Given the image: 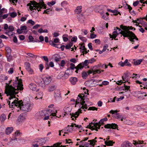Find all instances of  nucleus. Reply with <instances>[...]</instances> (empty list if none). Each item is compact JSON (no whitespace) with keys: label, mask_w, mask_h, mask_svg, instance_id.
<instances>
[{"label":"nucleus","mask_w":147,"mask_h":147,"mask_svg":"<svg viewBox=\"0 0 147 147\" xmlns=\"http://www.w3.org/2000/svg\"><path fill=\"white\" fill-rule=\"evenodd\" d=\"M16 80L13 82V86L6 83L5 93L7 96H10L9 99L15 98V95L17 94L19 90H22L23 89V85L22 84V80L19 79L18 77L16 78Z\"/></svg>","instance_id":"1"},{"label":"nucleus","mask_w":147,"mask_h":147,"mask_svg":"<svg viewBox=\"0 0 147 147\" xmlns=\"http://www.w3.org/2000/svg\"><path fill=\"white\" fill-rule=\"evenodd\" d=\"M15 100L11 104V101L7 100L10 107L15 109L17 111L22 110L28 112L30 111L33 107V104L29 100L27 101L24 100L23 102L22 100H19L17 102Z\"/></svg>","instance_id":"2"},{"label":"nucleus","mask_w":147,"mask_h":147,"mask_svg":"<svg viewBox=\"0 0 147 147\" xmlns=\"http://www.w3.org/2000/svg\"><path fill=\"white\" fill-rule=\"evenodd\" d=\"M120 28L123 31H121L119 32L120 34H122L124 37H128L129 40L131 42H134V39H135L137 40H138L134 34L132 32L130 31L129 29L135 30V28L131 26H127L121 25L120 26Z\"/></svg>","instance_id":"3"},{"label":"nucleus","mask_w":147,"mask_h":147,"mask_svg":"<svg viewBox=\"0 0 147 147\" xmlns=\"http://www.w3.org/2000/svg\"><path fill=\"white\" fill-rule=\"evenodd\" d=\"M39 2L38 3L35 1H30V2L27 5L28 6H29V9H41L42 8L46 9V5L43 2V0H39Z\"/></svg>","instance_id":"4"},{"label":"nucleus","mask_w":147,"mask_h":147,"mask_svg":"<svg viewBox=\"0 0 147 147\" xmlns=\"http://www.w3.org/2000/svg\"><path fill=\"white\" fill-rule=\"evenodd\" d=\"M85 102L84 101H83L82 102H81V105H82L81 107H80V109H78V111H77L75 113H70V115L71 116V118H72V120H74V119L73 118V117H74L75 118H77L79 115V113H81L82 109H87L88 108L87 106H88L87 104H85Z\"/></svg>","instance_id":"5"},{"label":"nucleus","mask_w":147,"mask_h":147,"mask_svg":"<svg viewBox=\"0 0 147 147\" xmlns=\"http://www.w3.org/2000/svg\"><path fill=\"white\" fill-rule=\"evenodd\" d=\"M52 80L50 76H47L44 77L42 79L44 84L40 85L43 87H45L46 85L49 84Z\"/></svg>","instance_id":"6"},{"label":"nucleus","mask_w":147,"mask_h":147,"mask_svg":"<svg viewBox=\"0 0 147 147\" xmlns=\"http://www.w3.org/2000/svg\"><path fill=\"white\" fill-rule=\"evenodd\" d=\"M25 115L23 114L20 115L18 117L16 122L17 125H19L21 124L25 119Z\"/></svg>","instance_id":"7"},{"label":"nucleus","mask_w":147,"mask_h":147,"mask_svg":"<svg viewBox=\"0 0 147 147\" xmlns=\"http://www.w3.org/2000/svg\"><path fill=\"white\" fill-rule=\"evenodd\" d=\"M130 76V74L129 72H127L125 73L124 74L123 76H122V78L123 80L122 82L123 83H125L126 82H128V81L130 79V78L131 77Z\"/></svg>","instance_id":"8"},{"label":"nucleus","mask_w":147,"mask_h":147,"mask_svg":"<svg viewBox=\"0 0 147 147\" xmlns=\"http://www.w3.org/2000/svg\"><path fill=\"white\" fill-rule=\"evenodd\" d=\"M24 66L26 69L30 74H32L33 73V70L30 67V63L28 62H26L24 63Z\"/></svg>","instance_id":"9"},{"label":"nucleus","mask_w":147,"mask_h":147,"mask_svg":"<svg viewBox=\"0 0 147 147\" xmlns=\"http://www.w3.org/2000/svg\"><path fill=\"white\" fill-rule=\"evenodd\" d=\"M118 125L115 123L107 124L105 125L104 127L106 128H112V129H116Z\"/></svg>","instance_id":"10"},{"label":"nucleus","mask_w":147,"mask_h":147,"mask_svg":"<svg viewBox=\"0 0 147 147\" xmlns=\"http://www.w3.org/2000/svg\"><path fill=\"white\" fill-rule=\"evenodd\" d=\"M119 64L121 67H123L125 65L130 67L131 66V64L128 61V60L126 59L124 62H123L121 61L119 63Z\"/></svg>","instance_id":"11"},{"label":"nucleus","mask_w":147,"mask_h":147,"mask_svg":"<svg viewBox=\"0 0 147 147\" xmlns=\"http://www.w3.org/2000/svg\"><path fill=\"white\" fill-rule=\"evenodd\" d=\"M95 80L93 79L90 80L86 82V84H88L89 87H94L95 86Z\"/></svg>","instance_id":"12"},{"label":"nucleus","mask_w":147,"mask_h":147,"mask_svg":"<svg viewBox=\"0 0 147 147\" xmlns=\"http://www.w3.org/2000/svg\"><path fill=\"white\" fill-rule=\"evenodd\" d=\"M50 111V110H49L48 111L45 110H43L40 111L38 112L41 115V117L42 119L45 116L47 115V114L48 115V112H49Z\"/></svg>","instance_id":"13"},{"label":"nucleus","mask_w":147,"mask_h":147,"mask_svg":"<svg viewBox=\"0 0 147 147\" xmlns=\"http://www.w3.org/2000/svg\"><path fill=\"white\" fill-rule=\"evenodd\" d=\"M117 110L113 111V110H111L109 113H111L112 114H115V115H117V116L116 117V118L117 119H121L122 117V116L121 115H119V113H117Z\"/></svg>","instance_id":"14"},{"label":"nucleus","mask_w":147,"mask_h":147,"mask_svg":"<svg viewBox=\"0 0 147 147\" xmlns=\"http://www.w3.org/2000/svg\"><path fill=\"white\" fill-rule=\"evenodd\" d=\"M63 110L65 113L64 115L65 116L66 115H68L70 113L71 110V108L70 107H65Z\"/></svg>","instance_id":"15"},{"label":"nucleus","mask_w":147,"mask_h":147,"mask_svg":"<svg viewBox=\"0 0 147 147\" xmlns=\"http://www.w3.org/2000/svg\"><path fill=\"white\" fill-rule=\"evenodd\" d=\"M98 68L97 66H95L92 68V70L93 71V75L96 74H100L101 73L100 70L98 69Z\"/></svg>","instance_id":"16"},{"label":"nucleus","mask_w":147,"mask_h":147,"mask_svg":"<svg viewBox=\"0 0 147 147\" xmlns=\"http://www.w3.org/2000/svg\"><path fill=\"white\" fill-rule=\"evenodd\" d=\"M44 59V61L46 62L45 63V67L46 69H48L49 68V59L47 56H44L42 57Z\"/></svg>","instance_id":"17"},{"label":"nucleus","mask_w":147,"mask_h":147,"mask_svg":"<svg viewBox=\"0 0 147 147\" xmlns=\"http://www.w3.org/2000/svg\"><path fill=\"white\" fill-rule=\"evenodd\" d=\"M84 45V44L83 43L81 45L80 47V51L83 53L87 54L88 52L86 51V49L85 47V46Z\"/></svg>","instance_id":"18"},{"label":"nucleus","mask_w":147,"mask_h":147,"mask_svg":"<svg viewBox=\"0 0 147 147\" xmlns=\"http://www.w3.org/2000/svg\"><path fill=\"white\" fill-rule=\"evenodd\" d=\"M83 101V99L82 97V94H79L78 96V97L77 98L76 101V104H79L80 102V104H81V102Z\"/></svg>","instance_id":"19"},{"label":"nucleus","mask_w":147,"mask_h":147,"mask_svg":"<svg viewBox=\"0 0 147 147\" xmlns=\"http://www.w3.org/2000/svg\"><path fill=\"white\" fill-rule=\"evenodd\" d=\"M119 34V33L117 32V31L115 30L112 33V35L111 34H109V36L110 38H114V39H115V38Z\"/></svg>","instance_id":"20"},{"label":"nucleus","mask_w":147,"mask_h":147,"mask_svg":"<svg viewBox=\"0 0 147 147\" xmlns=\"http://www.w3.org/2000/svg\"><path fill=\"white\" fill-rule=\"evenodd\" d=\"M73 71L70 70L69 68H68L66 70V72L64 74V76H66L67 78L69 75H71L72 74Z\"/></svg>","instance_id":"21"},{"label":"nucleus","mask_w":147,"mask_h":147,"mask_svg":"<svg viewBox=\"0 0 147 147\" xmlns=\"http://www.w3.org/2000/svg\"><path fill=\"white\" fill-rule=\"evenodd\" d=\"M29 88L33 91H38L39 89L36 90V85L32 83L31 84H29Z\"/></svg>","instance_id":"22"},{"label":"nucleus","mask_w":147,"mask_h":147,"mask_svg":"<svg viewBox=\"0 0 147 147\" xmlns=\"http://www.w3.org/2000/svg\"><path fill=\"white\" fill-rule=\"evenodd\" d=\"M69 81L71 84L73 85H74L76 84V82L78 81L77 78L76 77H71L69 79Z\"/></svg>","instance_id":"23"},{"label":"nucleus","mask_w":147,"mask_h":147,"mask_svg":"<svg viewBox=\"0 0 147 147\" xmlns=\"http://www.w3.org/2000/svg\"><path fill=\"white\" fill-rule=\"evenodd\" d=\"M13 130V128L12 127H7L6 129L5 133L7 135H9L11 133Z\"/></svg>","instance_id":"24"},{"label":"nucleus","mask_w":147,"mask_h":147,"mask_svg":"<svg viewBox=\"0 0 147 147\" xmlns=\"http://www.w3.org/2000/svg\"><path fill=\"white\" fill-rule=\"evenodd\" d=\"M143 18H140V19H137V20H140L139 21V23H140L144 27H147V23L144 21H143Z\"/></svg>","instance_id":"25"},{"label":"nucleus","mask_w":147,"mask_h":147,"mask_svg":"<svg viewBox=\"0 0 147 147\" xmlns=\"http://www.w3.org/2000/svg\"><path fill=\"white\" fill-rule=\"evenodd\" d=\"M57 86L55 85L50 86L48 88V91L49 92H51L56 88Z\"/></svg>","instance_id":"26"},{"label":"nucleus","mask_w":147,"mask_h":147,"mask_svg":"<svg viewBox=\"0 0 147 147\" xmlns=\"http://www.w3.org/2000/svg\"><path fill=\"white\" fill-rule=\"evenodd\" d=\"M96 7L95 8L97 9H108L107 7L105 5H97Z\"/></svg>","instance_id":"27"},{"label":"nucleus","mask_w":147,"mask_h":147,"mask_svg":"<svg viewBox=\"0 0 147 147\" xmlns=\"http://www.w3.org/2000/svg\"><path fill=\"white\" fill-rule=\"evenodd\" d=\"M108 11L113 13V15L115 16H116L118 14L121 15L120 13L117 10H108Z\"/></svg>","instance_id":"28"},{"label":"nucleus","mask_w":147,"mask_h":147,"mask_svg":"<svg viewBox=\"0 0 147 147\" xmlns=\"http://www.w3.org/2000/svg\"><path fill=\"white\" fill-rule=\"evenodd\" d=\"M27 28L26 26H21L20 27V29L22 32L24 30V32L25 34H26L28 31V30H27Z\"/></svg>","instance_id":"29"},{"label":"nucleus","mask_w":147,"mask_h":147,"mask_svg":"<svg viewBox=\"0 0 147 147\" xmlns=\"http://www.w3.org/2000/svg\"><path fill=\"white\" fill-rule=\"evenodd\" d=\"M115 143V142H113V141L112 140L105 142V144L107 146H112L113 145V144H114Z\"/></svg>","instance_id":"30"},{"label":"nucleus","mask_w":147,"mask_h":147,"mask_svg":"<svg viewBox=\"0 0 147 147\" xmlns=\"http://www.w3.org/2000/svg\"><path fill=\"white\" fill-rule=\"evenodd\" d=\"M42 92H39L37 94V96L35 98L36 99H41L42 98Z\"/></svg>","instance_id":"31"},{"label":"nucleus","mask_w":147,"mask_h":147,"mask_svg":"<svg viewBox=\"0 0 147 147\" xmlns=\"http://www.w3.org/2000/svg\"><path fill=\"white\" fill-rule=\"evenodd\" d=\"M78 20L80 22H83L84 19V16L82 15H79L78 16Z\"/></svg>","instance_id":"32"},{"label":"nucleus","mask_w":147,"mask_h":147,"mask_svg":"<svg viewBox=\"0 0 147 147\" xmlns=\"http://www.w3.org/2000/svg\"><path fill=\"white\" fill-rule=\"evenodd\" d=\"M54 61L56 62H59L61 59L59 55H55L54 56Z\"/></svg>","instance_id":"33"},{"label":"nucleus","mask_w":147,"mask_h":147,"mask_svg":"<svg viewBox=\"0 0 147 147\" xmlns=\"http://www.w3.org/2000/svg\"><path fill=\"white\" fill-rule=\"evenodd\" d=\"M61 5L65 9H67V7L68 6V5L67 2L65 1H63L61 3Z\"/></svg>","instance_id":"34"},{"label":"nucleus","mask_w":147,"mask_h":147,"mask_svg":"<svg viewBox=\"0 0 147 147\" xmlns=\"http://www.w3.org/2000/svg\"><path fill=\"white\" fill-rule=\"evenodd\" d=\"M76 68L78 69L79 70H82L84 67L83 66L82 63H80L78 64L76 66Z\"/></svg>","instance_id":"35"},{"label":"nucleus","mask_w":147,"mask_h":147,"mask_svg":"<svg viewBox=\"0 0 147 147\" xmlns=\"http://www.w3.org/2000/svg\"><path fill=\"white\" fill-rule=\"evenodd\" d=\"M9 14L11 17L12 18H14L16 17L17 15L16 12H13L11 13H9Z\"/></svg>","instance_id":"36"},{"label":"nucleus","mask_w":147,"mask_h":147,"mask_svg":"<svg viewBox=\"0 0 147 147\" xmlns=\"http://www.w3.org/2000/svg\"><path fill=\"white\" fill-rule=\"evenodd\" d=\"M92 124H93L92 122L90 123L89 125L86 127V128H88L92 130H94V126H91Z\"/></svg>","instance_id":"37"},{"label":"nucleus","mask_w":147,"mask_h":147,"mask_svg":"<svg viewBox=\"0 0 147 147\" xmlns=\"http://www.w3.org/2000/svg\"><path fill=\"white\" fill-rule=\"evenodd\" d=\"M142 61V60L140 59L138 60H137L136 61H134V64L135 65H139L140 64Z\"/></svg>","instance_id":"38"},{"label":"nucleus","mask_w":147,"mask_h":147,"mask_svg":"<svg viewBox=\"0 0 147 147\" xmlns=\"http://www.w3.org/2000/svg\"><path fill=\"white\" fill-rule=\"evenodd\" d=\"M6 118V116L4 114H2L0 117V119L1 121H4Z\"/></svg>","instance_id":"39"},{"label":"nucleus","mask_w":147,"mask_h":147,"mask_svg":"<svg viewBox=\"0 0 147 147\" xmlns=\"http://www.w3.org/2000/svg\"><path fill=\"white\" fill-rule=\"evenodd\" d=\"M5 50L8 54H10L11 53V49L9 47H6Z\"/></svg>","instance_id":"40"},{"label":"nucleus","mask_w":147,"mask_h":147,"mask_svg":"<svg viewBox=\"0 0 147 147\" xmlns=\"http://www.w3.org/2000/svg\"><path fill=\"white\" fill-rule=\"evenodd\" d=\"M133 143L137 147H139V146L140 144H142V143L141 142L139 141V142H137L135 141H133Z\"/></svg>","instance_id":"41"},{"label":"nucleus","mask_w":147,"mask_h":147,"mask_svg":"<svg viewBox=\"0 0 147 147\" xmlns=\"http://www.w3.org/2000/svg\"><path fill=\"white\" fill-rule=\"evenodd\" d=\"M35 117L37 119H42L41 115L38 112L36 114Z\"/></svg>","instance_id":"42"},{"label":"nucleus","mask_w":147,"mask_h":147,"mask_svg":"<svg viewBox=\"0 0 147 147\" xmlns=\"http://www.w3.org/2000/svg\"><path fill=\"white\" fill-rule=\"evenodd\" d=\"M124 89H125V92H124L125 94H124V95H125V94H126V92H127V91L130 88V86H126L125 85V84H124Z\"/></svg>","instance_id":"43"},{"label":"nucleus","mask_w":147,"mask_h":147,"mask_svg":"<svg viewBox=\"0 0 147 147\" xmlns=\"http://www.w3.org/2000/svg\"><path fill=\"white\" fill-rule=\"evenodd\" d=\"M145 124V123L144 122H139L137 124V126L139 127H141L144 126Z\"/></svg>","instance_id":"44"},{"label":"nucleus","mask_w":147,"mask_h":147,"mask_svg":"<svg viewBox=\"0 0 147 147\" xmlns=\"http://www.w3.org/2000/svg\"><path fill=\"white\" fill-rule=\"evenodd\" d=\"M69 68L71 70H73L76 68V67H75V65L74 64L71 63L70 64V67Z\"/></svg>","instance_id":"45"},{"label":"nucleus","mask_w":147,"mask_h":147,"mask_svg":"<svg viewBox=\"0 0 147 147\" xmlns=\"http://www.w3.org/2000/svg\"><path fill=\"white\" fill-rule=\"evenodd\" d=\"M123 7H124L125 9H132V8L130 5H128L127 4H126Z\"/></svg>","instance_id":"46"},{"label":"nucleus","mask_w":147,"mask_h":147,"mask_svg":"<svg viewBox=\"0 0 147 147\" xmlns=\"http://www.w3.org/2000/svg\"><path fill=\"white\" fill-rule=\"evenodd\" d=\"M26 54L31 57L36 58L37 57V56H35L33 55V54L30 53H26Z\"/></svg>","instance_id":"47"},{"label":"nucleus","mask_w":147,"mask_h":147,"mask_svg":"<svg viewBox=\"0 0 147 147\" xmlns=\"http://www.w3.org/2000/svg\"><path fill=\"white\" fill-rule=\"evenodd\" d=\"M94 127H97V128L98 129H99L100 128V127L101 125L100 124H98V123H94Z\"/></svg>","instance_id":"48"},{"label":"nucleus","mask_w":147,"mask_h":147,"mask_svg":"<svg viewBox=\"0 0 147 147\" xmlns=\"http://www.w3.org/2000/svg\"><path fill=\"white\" fill-rule=\"evenodd\" d=\"M82 74L83 79H85L86 77L87 76V74L85 72H82Z\"/></svg>","instance_id":"49"},{"label":"nucleus","mask_w":147,"mask_h":147,"mask_svg":"<svg viewBox=\"0 0 147 147\" xmlns=\"http://www.w3.org/2000/svg\"><path fill=\"white\" fill-rule=\"evenodd\" d=\"M55 3L56 2L55 1H52L50 2H48L47 3V4L48 5L51 6L54 5Z\"/></svg>","instance_id":"50"},{"label":"nucleus","mask_w":147,"mask_h":147,"mask_svg":"<svg viewBox=\"0 0 147 147\" xmlns=\"http://www.w3.org/2000/svg\"><path fill=\"white\" fill-rule=\"evenodd\" d=\"M88 142H90L89 144L90 145H93L94 144V143H95L96 142V141L95 140L92 139V140H89L88 141Z\"/></svg>","instance_id":"51"},{"label":"nucleus","mask_w":147,"mask_h":147,"mask_svg":"<svg viewBox=\"0 0 147 147\" xmlns=\"http://www.w3.org/2000/svg\"><path fill=\"white\" fill-rule=\"evenodd\" d=\"M55 98L57 99H59L61 98V96L59 93H57V95L55 94Z\"/></svg>","instance_id":"52"},{"label":"nucleus","mask_w":147,"mask_h":147,"mask_svg":"<svg viewBox=\"0 0 147 147\" xmlns=\"http://www.w3.org/2000/svg\"><path fill=\"white\" fill-rule=\"evenodd\" d=\"M51 11L52 10H45L44 12L43 13H45L47 14H50L51 13Z\"/></svg>","instance_id":"53"},{"label":"nucleus","mask_w":147,"mask_h":147,"mask_svg":"<svg viewBox=\"0 0 147 147\" xmlns=\"http://www.w3.org/2000/svg\"><path fill=\"white\" fill-rule=\"evenodd\" d=\"M40 142H41L40 143V144L41 145H43L44 144H45L46 142L44 138L41 139Z\"/></svg>","instance_id":"54"},{"label":"nucleus","mask_w":147,"mask_h":147,"mask_svg":"<svg viewBox=\"0 0 147 147\" xmlns=\"http://www.w3.org/2000/svg\"><path fill=\"white\" fill-rule=\"evenodd\" d=\"M7 60L8 61H10L12 59V57L11 55H9L7 56Z\"/></svg>","instance_id":"55"},{"label":"nucleus","mask_w":147,"mask_h":147,"mask_svg":"<svg viewBox=\"0 0 147 147\" xmlns=\"http://www.w3.org/2000/svg\"><path fill=\"white\" fill-rule=\"evenodd\" d=\"M97 108L95 107H89L88 109V110H92L94 111L95 110H97Z\"/></svg>","instance_id":"56"},{"label":"nucleus","mask_w":147,"mask_h":147,"mask_svg":"<svg viewBox=\"0 0 147 147\" xmlns=\"http://www.w3.org/2000/svg\"><path fill=\"white\" fill-rule=\"evenodd\" d=\"M56 144L55 146V147H66V146H63V145H61L60 146V145L61 144L60 143H57L56 144Z\"/></svg>","instance_id":"57"},{"label":"nucleus","mask_w":147,"mask_h":147,"mask_svg":"<svg viewBox=\"0 0 147 147\" xmlns=\"http://www.w3.org/2000/svg\"><path fill=\"white\" fill-rule=\"evenodd\" d=\"M129 12L132 15L135 16L136 14V13L135 12L134 10H129Z\"/></svg>","instance_id":"58"},{"label":"nucleus","mask_w":147,"mask_h":147,"mask_svg":"<svg viewBox=\"0 0 147 147\" xmlns=\"http://www.w3.org/2000/svg\"><path fill=\"white\" fill-rule=\"evenodd\" d=\"M39 39L40 40V41L39 40H38V42H42V41H44V37L42 36H40L39 37Z\"/></svg>","instance_id":"59"},{"label":"nucleus","mask_w":147,"mask_h":147,"mask_svg":"<svg viewBox=\"0 0 147 147\" xmlns=\"http://www.w3.org/2000/svg\"><path fill=\"white\" fill-rule=\"evenodd\" d=\"M140 1L137 0L135 2H134L133 3V5L134 7L136 6L139 4Z\"/></svg>","instance_id":"60"},{"label":"nucleus","mask_w":147,"mask_h":147,"mask_svg":"<svg viewBox=\"0 0 147 147\" xmlns=\"http://www.w3.org/2000/svg\"><path fill=\"white\" fill-rule=\"evenodd\" d=\"M39 69L41 72H42V69L44 68L43 65L42 64H41L39 65Z\"/></svg>","instance_id":"61"},{"label":"nucleus","mask_w":147,"mask_h":147,"mask_svg":"<svg viewBox=\"0 0 147 147\" xmlns=\"http://www.w3.org/2000/svg\"><path fill=\"white\" fill-rule=\"evenodd\" d=\"M127 141L124 142L123 144H122L121 145V147H128V146L127 145Z\"/></svg>","instance_id":"62"},{"label":"nucleus","mask_w":147,"mask_h":147,"mask_svg":"<svg viewBox=\"0 0 147 147\" xmlns=\"http://www.w3.org/2000/svg\"><path fill=\"white\" fill-rule=\"evenodd\" d=\"M13 72V68H11L9 69V70L8 71V74H12Z\"/></svg>","instance_id":"63"},{"label":"nucleus","mask_w":147,"mask_h":147,"mask_svg":"<svg viewBox=\"0 0 147 147\" xmlns=\"http://www.w3.org/2000/svg\"><path fill=\"white\" fill-rule=\"evenodd\" d=\"M8 29L11 32H12L14 30V28L13 26H10L8 28Z\"/></svg>","instance_id":"64"}]
</instances>
